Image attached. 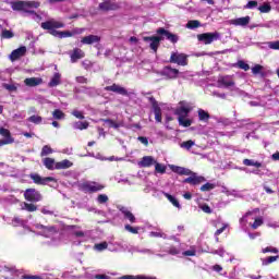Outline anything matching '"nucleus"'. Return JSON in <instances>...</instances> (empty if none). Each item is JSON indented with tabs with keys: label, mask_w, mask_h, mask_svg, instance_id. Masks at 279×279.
I'll return each mask as SVG.
<instances>
[{
	"label": "nucleus",
	"mask_w": 279,
	"mask_h": 279,
	"mask_svg": "<svg viewBox=\"0 0 279 279\" xmlns=\"http://www.w3.org/2000/svg\"><path fill=\"white\" fill-rule=\"evenodd\" d=\"M94 278L95 279H110V276H108V275H95Z\"/></svg>",
	"instance_id": "774afa93"
},
{
	"label": "nucleus",
	"mask_w": 279,
	"mask_h": 279,
	"mask_svg": "<svg viewBox=\"0 0 279 279\" xmlns=\"http://www.w3.org/2000/svg\"><path fill=\"white\" fill-rule=\"evenodd\" d=\"M105 123H109V128H114V130H118L119 123L114 122V120L107 119L105 120Z\"/></svg>",
	"instance_id": "6e6d98bb"
},
{
	"label": "nucleus",
	"mask_w": 279,
	"mask_h": 279,
	"mask_svg": "<svg viewBox=\"0 0 279 279\" xmlns=\"http://www.w3.org/2000/svg\"><path fill=\"white\" fill-rule=\"evenodd\" d=\"M28 121L31 123H35V125H40V123H43V117H40V116H31L28 118Z\"/></svg>",
	"instance_id": "4c0bfd02"
},
{
	"label": "nucleus",
	"mask_w": 279,
	"mask_h": 279,
	"mask_svg": "<svg viewBox=\"0 0 279 279\" xmlns=\"http://www.w3.org/2000/svg\"><path fill=\"white\" fill-rule=\"evenodd\" d=\"M25 53H27V48L25 46H22L15 50H13L10 54V60L11 62H16V60H19L20 58H23V56H25Z\"/></svg>",
	"instance_id": "ddd939ff"
},
{
	"label": "nucleus",
	"mask_w": 279,
	"mask_h": 279,
	"mask_svg": "<svg viewBox=\"0 0 279 279\" xmlns=\"http://www.w3.org/2000/svg\"><path fill=\"white\" fill-rule=\"evenodd\" d=\"M179 125H182L183 128H191V125H193V121H191V119L182 118L179 120Z\"/></svg>",
	"instance_id": "a19ab883"
},
{
	"label": "nucleus",
	"mask_w": 279,
	"mask_h": 279,
	"mask_svg": "<svg viewBox=\"0 0 279 279\" xmlns=\"http://www.w3.org/2000/svg\"><path fill=\"white\" fill-rule=\"evenodd\" d=\"M157 34H160L161 36H166V38L168 40H170V43H177L178 41L177 35H173V34L169 33L165 28L157 29Z\"/></svg>",
	"instance_id": "412c9836"
},
{
	"label": "nucleus",
	"mask_w": 279,
	"mask_h": 279,
	"mask_svg": "<svg viewBox=\"0 0 279 279\" xmlns=\"http://www.w3.org/2000/svg\"><path fill=\"white\" fill-rule=\"evenodd\" d=\"M120 213H122V215H124V219H128L130 221V223H136V216H134V214H132V211L126 209V207H120Z\"/></svg>",
	"instance_id": "6ab92c4d"
},
{
	"label": "nucleus",
	"mask_w": 279,
	"mask_h": 279,
	"mask_svg": "<svg viewBox=\"0 0 279 279\" xmlns=\"http://www.w3.org/2000/svg\"><path fill=\"white\" fill-rule=\"evenodd\" d=\"M62 27H64V23L58 22L56 20H49L47 22L41 23V28L48 29L49 34H51V36H54L56 38L61 37V32L56 29H60Z\"/></svg>",
	"instance_id": "f03ea898"
},
{
	"label": "nucleus",
	"mask_w": 279,
	"mask_h": 279,
	"mask_svg": "<svg viewBox=\"0 0 279 279\" xmlns=\"http://www.w3.org/2000/svg\"><path fill=\"white\" fill-rule=\"evenodd\" d=\"M202 24L197 20H191L186 24L187 29H197V27H201Z\"/></svg>",
	"instance_id": "f704fd0d"
},
{
	"label": "nucleus",
	"mask_w": 279,
	"mask_h": 279,
	"mask_svg": "<svg viewBox=\"0 0 279 279\" xmlns=\"http://www.w3.org/2000/svg\"><path fill=\"white\" fill-rule=\"evenodd\" d=\"M236 65L243 71H250V64L245 63V61H238Z\"/></svg>",
	"instance_id": "09e8293b"
},
{
	"label": "nucleus",
	"mask_w": 279,
	"mask_h": 279,
	"mask_svg": "<svg viewBox=\"0 0 279 279\" xmlns=\"http://www.w3.org/2000/svg\"><path fill=\"white\" fill-rule=\"evenodd\" d=\"M268 47L275 51H279V40L276 41H268Z\"/></svg>",
	"instance_id": "49530a36"
},
{
	"label": "nucleus",
	"mask_w": 279,
	"mask_h": 279,
	"mask_svg": "<svg viewBox=\"0 0 279 279\" xmlns=\"http://www.w3.org/2000/svg\"><path fill=\"white\" fill-rule=\"evenodd\" d=\"M219 38H221V34H219V32L203 33L197 35V40H199V43H203V45H211V43H215V40H219Z\"/></svg>",
	"instance_id": "20e7f679"
},
{
	"label": "nucleus",
	"mask_w": 279,
	"mask_h": 279,
	"mask_svg": "<svg viewBox=\"0 0 279 279\" xmlns=\"http://www.w3.org/2000/svg\"><path fill=\"white\" fill-rule=\"evenodd\" d=\"M89 125H90V123L88 121H84V122L77 121V122L73 123L74 130H81V131L88 130Z\"/></svg>",
	"instance_id": "c756f323"
},
{
	"label": "nucleus",
	"mask_w": 279,
	"mask_h": 279,
	"mask_svg": "<svg viewBox=\"0 0 279 279\" xmlns=\"http://www.w3.org/2000/svg\"><path fill=\"white\" fill-rule=\"evenodd\" d=\"M228 228V225H225L223 227H221L220 229L216 230L215 232V236H219V234H223V232H226V229Z\"/></svg>",
	"instance_id": "680f3d73"
},
{
	"label": "nucleus",
	"mask_w": 279,
	"mask_h": 279,
	"mask_svg": "<svg viewBox=\"0 0 279 279\" xmlns=\"http://www.w3.org/2000/svg\"><path fill=\"white\" fill-rule=\"evenodd\" d=\"M43 162L46 169H48L49 171H53V169H56V159L51 157H46L44 158Z\"/></svg>",
	"instance_id": "a878e982"
},
{
	"label": "nucleus",
	"mask_w": 279,
	"mask_h": 279,
	"mask_svg": "<svg viewBox=\"0 0 279 279\" xmlns=\"http://www.w3.org/2000/svg\"><path fill=\"white\" fill-rule=\"evenodd\" d=\"M101 40L100 36L97 35H89L82 38V45H95V43H99Z\"/></svg>",
	"instance_id": "f3484780"
},
{
	"label": "nucleus",
	"mask_w": 279,
	"mask_h": 279,
	"mask_svg": "<svg viewBox=\"0 0 279 279\" xmlns=\"http://www.w3.org/2000/svg\"><path fill=\"white\" fill-rule=\"evenodd\" d=\"M119 8H121V4L112 2L110 0H106L105 2L99 4V10H102L104 12H108L110 10H119Z\"/></svg>",
	"instance_id": "2eb2a0df"
},
{
	"label": "nucleus",
	"mask_w": 279,
	"mask_h": 279,
	"mask_svg": "<svg viewBox=\"0 0 279 279\" xmlns=\"http://www.w3.org/2000/svg\"><path fill=\"white\" fill-rule=\"evenodd\" d=\"M1 36L3 38H14V33H12V31L3 29Z\"/></svg>",
	"instance_id": "603ef678"
},
{
	"label": "nucleus",
	"mask_w": 279,
	"mask_h": 279,
	"mask_svg": "<svg viewBox=\"0 0 279 279\" xmlns=\"http://www.w3.org/2000/svg\"><path fill=\"white\" fill-rule=\"evenodd\" d=\"M263 72V65L256 64L252 68L253 75H258V73Z\"/></svg>",
	"instance_id": "3c124183"
},
{
	"label": "nucleus",
	"mask_w": 279,
	"mask_h": 279,
	"mask_svg": "<svg viewBox=\"0 0 279 279\" xmlns=\"http://www.w3.org/2000/svg\"><path fill=\"white\" fill-rule=\"evenodd\" d=\"M71 36H73V33H71L69 31H63V32H61L60 38H71Z\"/></svg>",
	"instance_id": "e2e57ef3"
},
{
	"label": "nucleus",
	"mask_w": 279,
	"mask_h": 279,
	"mask_svg": "<svg viewBox=\"0 0 279 279\" xmlns=\"http://www.w3.org/2000/svg\"><path fill=\"white\" fill-rule=\"evenodd\" d=\"M0 136H3V140H0V147H3V145H12L14 143V137H12V133L10 130L1 126L0 128Z\"/></svg>",
	"instance_id": "0eeeda50"
},
{
	"label": "nucleus",
	"mask_w": 279,
	"mask_h": 279,
	"mask_svg": "<svg viewBox=\"0 0 279 279\" xmlns=\"http://www.w3.org/2000/svg\"><path fill=\"white\" fill-rule=\"evenodd\" d=\"M105 90L116 93V95H122L123 97L130 96V92H128L125 87H123L119 84H112L111 86H107V87H105Z\"/></svg>",
	"instance_id": "9d476101"
},
{
	"label": "nucleus",
	"mask_w": 279,
	"mask_h": 279,
	"mask_svg": "<svg viewBox=\"0 0 279 279\" xmlns=\"http://www.w3.org/2000/svg\"><path fill=\"white\" fill-rule=\"evenodd\" d=\"M258 10L262 12V14H269V12H271V4L264 3L263 5L258 7Z\"/></svg>",
	"instance_id": "e433bc0d"
},
{
	"label": "nucleus",
	"mask_w": 279,
	"mask_h": 279,
	"mask_svg": "<svg viewBox=\"0 0 279 279\" xmlns=\"http://www.w3.org/2000/svg\"><path fill=\"white\" fill-rule=\"evenodd\" d=\"M170 62H172V64H179V66H186V64H189V56L180 52H172Z\"/></svg>",
	"instance_id": "39448f33"
},
{
	"label": "nucleus",
	"mask_w": 279,
	"mask_h": 279,
	"mask_svg": "<svg viewBox=\"0 0 279 279\" xmlns=\"http://www.w3.org/2000/svg\"><path fill=\"white\" fill-rule=\"evenodd\" d=\"M29 178H31V180H33L34 184H38V185H41V186H45V184H47L48 182H54L56 181V179H53L52 177L43 178L38 173H31Z\"/></svg>",
	"instance_id": "1a4fd4ad"
},
{
	"label": "nucleus",
	"mask_w": 279,
	"mask_h": 279,
	"mask_svg": "<svg viewBox=\"0 0 279 279\" xmlns=\"http://www.w3.org/2000/svg\"><path fill=\"white\" fill-rule=\"evenodd\" d=\"M105 189L106 186L104 184L95 181L83 182L80 185V190L83 191V193H99V191H104Z\"/></svg>",
	"instance_id": "7ed1b4c3"
},
{
	"label": "nucleus",
	"mask_w": 279,
	"mask_h": 279,
	"mask_svg": "<svg viewBox=\"0 0 279 279\" xmlns=\"http://www.w3.org/2000/svg\"><path fill=\"white\" fill-rule=\"evenodd\" d=\"M189 112L190 110L185 107H180L175 109L174 114L179 116L178 121H180L181 119H186L189 117Z\"/></svg>",
	"instance_id": "393cba45"
},
{
	"label": "nucleus",
	"mask_w": 279,
	"mask_h": 279,
	"mask_svg": "<svg viewBox=\"0 0 279 279\" xmlns=\"http://www.w3.org/2000/svg\"><path fill=\"white\" fill-rule=\"evenodd\" d=\"M264 221L262 217H258L254 220L253 225L251 226V228L253 230H258V228H260V226H263Z\"/></svg>",
	"instance_id": "ea45409f"
},
{
	"label": "nucleus",
	"mask_w": 279,
	"mask_h": 279,
	"mask_svg": "<svg viewBox=\"0 0 279 279\" xmlns=\"http://www.w3.org/2000/svg\"><path fill=\"white\" fill-rule=\"evenodd\" d=\"M163 75H166L170 80H175V77H178V75H180V71H178L177 69L167 66L163 69Z\"/></svg>",
	"instance_id": "4be33fe9"
},
{
	"label": "nucleus",
	"mask_w": 279,
	"mask_h": 279,
	"mask_svg": "<svg viewBox=\"0 0 279 279\" xmlns=\"http://www.w3.org/2000/svg\"><path fill=\"white\" fill-rule=\"evenodd\" d=\"M193 145H195V142L190 140V141L183 142L181 147H185V149H191V147H193Z\"/></svg>",
	"instance_id": "4d7b16f0"
},
{
	"label": "nucleus",
	"mask_w": 279,
	"mask_h": 279,
	"mask_svg": "<svg viewBox=\"0 0 279 279\" xmlns=\"http://www.w3.org/2000/svg\"><path fill=\"white\" fill-rule=\"evenodd\" d=\"M22 210H27V213H36V210H38V206L32 203H24Z\"/></svg>",
	"instance_id": "72a5a7b5"
},
{
	"label": "nucleus",
	"mask_w": 279,
	"mask_h": 279,
	"mask_svg": "<svg viewBox=\"0 0 279 279\" xmlns=\"http://www.w3.org/2000/svg\"><path fill=\"white\" fill-rule=\"evenodd\" d=\"M24 198L26 202H32L34 204L36 202H40V199H43V195L36 189H27L24 192Z\"/></svg>",
	"instance_id": "423d86ee"
},
{
	"label": "nucleus",
	"mask_w": 279,
	"mask_h": 279,
	"mask_svg": "<svg viewBox=\"0 0 279 279\" xmlns=\"http://www.w3.org/2000/svg\"><path fill=\"white\" fill-rule=\"evenodd\" d=\"M245 8L247 10H254V8H258V1L256 0H251L247 2V4L245 5Z\"/></svg>",
	"instance_id": "de8ad7c7"
},
{
	"label": "nucleus",
	"mask_w": 279,
	"mask_h": 279,
	"mask_svg": "<svg viewBox=\"0 0 279 279\" xmlns=\"http://www.w3.org/2000/svg\"><path fill=\"white\" fill-rule=\"evenodd\" d=\"M195 254H197V251L195 250H189L183 252V256H195Z\"/></svg>",
	"instance_id": "69168bd1"
},
{
	"label": "nucleus",
	"mask_w": 279,
	"mask_h": 279,
	"mask_svg": "<svg viewBox=\"0 0 279 279\" xmlns=\"http://www.w3.org/2000/svg\"><path fill=\"white\" fill-rule=\"evenodd\" d=\"M215 189H217V184H215V183H209V182H207V183H205V184H203V185L201 186L202 193H206V192L213 191V190H215Z\"/></svg>",
	"instance_id": "473e14b6"
},
{
	"label": "nucleus",
	"mask_w": 279,
	"mask_h": 279,
	"mask_svg": "<svg viewBox=\"0 0 279 279\" xmlns=\"http://www.w3.org/2000/svg\"><path fill=\"white\" fill-rule=\"evenodd\" d=\"M279 256H269L266 257L265 259H263L262 264L267 266V265H271V263H276V260H278Z\"/></svg>",
	"instance_id": "58836bf2"
},
{
	"label": "nucleus",
	"mask_w": 279,
	"mask_h": 279,
	"mask_svg": "<svg viewBox=\"0 0 279 279\" xmlns=\"http://www.w3.org/2000/svg\"><path fill=\"white\" fill-rule=\"evenodd\" d=\"M267 252H270L271 254H278V248L267 246L266 248L263 250V253L267 254Z\"/></svg>",
	"instance_id": "052dcab7"
},
{
	"label": "nucleus",
	"mask_w": 279,
	"mask_h": 279,
	"mask_svg": "<svg viewBox=\"0 0 279 279\" xmlns=\"http://www.w3.org/2000/svg\"><path fill=\"white\" fill-rule=\"evenodd\" d=\"M98 204H106L108 202V195L106 194H100L97 197Z\"/></svg>",
	"instance_id": "864d4df0"
},
{
	"label": "nucleus",
	"mask_w": 279,
	"mask_h": 279,
	"mask_svg": "<svg viewBox=\"0 0 279 279\" xmlns=\"http://www.w3.org/2000/svg\"><path fill=\"white\" fill-rule=\"evenodd\" d=\"M201 210H203V213H206V215L213 214V209L210 208V206H208V204L202 205Z\"/></svg>",
	"instance_id": "5fc2aeb1"
},
{
	"label": "nucleus",
	"mask_w": 279,
	"mask_h": 279,
	"mask_svg": "<svg viewBox=\"0 0 279 279\" xmlns=\"http://www.w3.org/2000/svg\"><path fill=\"white\" fill-rule=\"evenodd\" d=\"M85 53L82 49L75 48L73 52L70 54L71 62H76L77 60H82L84 58Z\"/></svg>",
	"instance_id": "5701e85b"
},
{
	"label": "nucleus",
	"mask_w": 279,
	"mask_h": 279,
	"mask_svg": "<svg viewBox=\"0 0 279 279\" xmlns=\"http://www.w3.org/2000/svg\"><path fill=\"white\" fill-rule=\"evenodd\" d=\"M61 77H62V76L60 75V73H54L53 76L51 77V80H50L48 86H49L50 88H54V86H59V84H60V82H61Z\"/></svg>",
	"instance_id": "bb28decb"
},
{
	"label": "nucleus",
	"mask_w": 279,
	"mask_h": 279,
	"mask_svg": "<svg viewBox=\"0 0 279 279\" xmlns=\"http://www.w3.org/2000/svg\"><path fill=\"white\" fill-rule=\"evenodd\" d=\"M168 254H171V256H178V254H180V250H178L175 246H171L168 251Z\"/></svg>",
	"instance_id": "13d9d810"
},
{
	"label": "nucleus",
	"mask_w": 279,
	"mask_h": 279,
	"mask_svg": "<svg viewBox=\"0 0 279 279\" xmlns=\"http://www.w3.org/2000/svg\"><path fill=\"white\" fill-rule=\"evenodd\" d=\"M52 117L53 119H57L58 121L64 119V112H62V110L60 109H56L53 112H52Z\"/></svg>",
	"instance_id": "79ce46f5"
},
{
	"label": "nucleus",
	"mask_w": 279,
	"mask_h": 279,
	"mask_svg": "<svg viewBox=\"0 0 279 279\" xmlns=\"http://www.w3.org/2000/svg\"><path fill=\"white\" fill-rule=\"evenodd\" d=\"M71 167H73V162L69 159H63L54 163V169H57V171H60L62 169H71Z\"/></svg>",
	"instance_id": "a211bd4d"
},
{
	"label": "nucleus",
	"mask_w": 279,
	"mask_h": 279,
	"mask_svg": "<svg viewBox=\"0 0 279 279\" xmlns=\"http://www.w3.org/2000/svg\"><path fill=\"white\" fill-rule=\"evenodd\" d=\"M124 230L131 232V234H138V227H132L130 225L124 226Z\"/></svg>",
	"instance_id": "a18cd8bd"
},
{
	"label": "nucleus",
	"mask_w": 279,
	"mask_h": 279,
	"mask_svg": "<svg viewBox=\"0 0 279 279\" xmlns=\"http://www.w3.org/2000/svg\"><path fill=\"white\" fill-rule=\"evenodd\" d=\"M95 250H98V252H104V250H108V242L95 244Z\"/></svg>",
	"instance_id": "c03bdc74"
},
{
	"label": "nucleus",
	"mask_w": 279,
	"mask_h": 279,
	"mask_svg": "<svg viewBox=\"0 0 279 279\" xmlns=\"http://www.w3.org/2000/svg\"><path fill=\"white\" fill-rule=\"evenodd\" d=\"M243 165L245 167H256V169H260V167H263V163H260V161H254L252 159H244Z\"/></svg>",
	"instance_id": "2f4dec72"
},
{
	"label": "nucleus",
	"mask_w": 279,
	"mask_h": 279,
	"mask_svg": "<svg viewBox=\"0 0 279 279\" xmlns=\"http://www.w3.org/2000/svg\"><path fill=\"white\" fill-rule=\"evenodd\" d=\"M143 40L145 43H149L150 49L155 51V53L158 51V47H160V40H162V37L153 36V37H143Z\"/></svg>",
	"instance_id": "9b49d317"
},
{
	"label": "nucleus",
	"mask_w": 279,
	"mask_h": 279,
	"mask_svg": "<svg viewBox=\"0 0 279 279\" xmlns=\"http://www.w3.org/2000/svg\"><path fill=\"white\" fill-rule=\"evenodd\" d=\"M10 5L15 12H26L32 14V10L40 8V2L17 0L10 2Z\"/></svg>",
	"instance_id": "f257e3e1"
},
{
	"label": "nucleus",
	"mask_w": 279,
	"mask_h": 279,
	"mask_svg": "<svg viewBox=\"0 0 279 279\" xmlns=\"http://www.w3.org/2000/svg\"><path fill=\"white\" fill-rule=\"evenodd\" d=\"M155 171L157 173H167V167L162 166L161 163L156 162L155 163Z\"/></svg>",
	"instance_id": "37998d69"
},
{
	"label": "nucleus",
	"mask_w": 279,
	"mask_h": 279,
	"mask_svg": "<svg viewBox=\"0 0 279 279\" xmlns=\"http://www.w3.org/2000/svg\"><path fill=\"white\" fill-rule=\"evenodd\" d=\"M72 114H73V117H75V119H80L81 121L85 119L84 112H82L80 110H73Z\"/></svg>",
	"instance_id": "8fccbe9b"
},
{
	"label": "nucleus",
	"mask_w": 279,
	"mask_h": 279,
	"mask_svg": "<svg viewBox=\"0 0 279 279\" xmlns=\"http://www.w3.org/2000/svg\"><path fill=\"white\" fill-rule=\"evenodd\" d=\"M50 154H53V148H51V146L49 145H45L41 148V153H40L41 158L45 156H49Z\"/></svg>",
	"instance_id": "c9c22d12"
},
{
	"label": "nucleus",
	"mask_w": 279,
	"mask_h": 279,
	"mask_svg": "<svg viewBox=\"0 0 279 279\" xmlns=\"http://www.w3.org/2000/svg\"><path fill=\"white\" fill-rule=\"evenodd\" d=\"M198 119L204 123H208V121H210V113L204 109H198Z\"/></svg>",
	"instance_id": "cd10ccee"
},
{
	"label": "nucleus",
	"mask_w": 279,
	"mask_h": 279,
	"mask_svg": "<svg viewBox=\"0 0 279 279\" xmlns=\"http://www.w3.org/2000/svg\"><path fill=\"white\" fill-rule=\"evenodd\" d=\"M219 88H232L234 87V80L232 76H220L218 78Z\"/></svg>",
	"instance_id": "f8f14e48"
},
{
	"label": "nucleus",
	"mask_w": 279,
	"mask_h": 279,
	"mask_svg": "<svg viewBox=\"0 0 279 279\" xmlns=\"http://www.w3.org/2000/svg\"><path fill=\"white\" fill-rule=\"evenodd\" d=\"M137 141H140V143H142V145H145V147H147V145H149V140L145 136H138Z\"/></svg>",
	"instance_id": "bf43d9fd"
},
{
	"label": "nucleus",
	"mask_w": 279,
	"mask_h": 279,
	"mask_svg": "<svg viewBox=\"0 0 279 279\" xmlns=\"http://www.w3.org/2000/svg\"><path fill=\"white\" fill-rule=\"evenodd\" d=\"M251 17L248 15L244 17H236L233 20H230V25H235V27H246V25H250Z\"/></svg>",
	"instance_id": "4468645a"
},
{
	"label": "nucleus",
	"mask_w": 279,
	"mask_h": 279,
	"mask_svg": "<svg viewBox=\"0 0 279 279\" xmlns=\"http://www.w3.org/2000/svg\"><path fill=\"white\" fill-rule=\"evenodd\" d=\"M24 84L26 86H40V84H43V78L40 77H29V78H25Z\"/></svg>",
	"instance_id": "b1692460"
},
{
	"label": "nucleus",
	"mask_w": 279,
	"mask_h": 279,
	"mask_svg": "<svg viewBox=\"0 0 279 279\" xmlns=\"http://www.w3.org/2000/svg\"><path fill=\"white\" fill-rule=\"evenodd\" d=\"M190 175L191 177L183 180V184H192V186H197L203 182H206V178L198 177L195 172H192Z\"/></svg>",
	"instance_id": "6e6552de"
},
{
	"label": "nucleus",
	"mask_w": 279,
	"mask_h": 279,
	"mask_svg": "<svg viewBox=\"0 0 279 279\" xmlns=\"http://www.w3.org/2000/svg\"><path fill=\"white\" fill-rule=\"evenodd\" d=\"M153 111L155 114V121H157V123H162V109H160V106H154Z\"/></svg>",
	"instance_id": "c85d7f7f"
},
{
	"label": "nucleus",
	"mask_w": 279,
	"mask_h": 279,
	"mask_svg": "<svg viewBox=\"0 0 279 279\" xmlns=\"http://www.w3.org/2000/svg\"><path fill=\"white\" fill-rule=\"evenodd\" d=\"M4 88L7 90H10L11 93H13L14 90H16V86L14 84H4Z\"/></svg>",
	"instance_id": "0e129e2a"
},
{
	"label": "nucleus",
	"mask_w": 279,
	"mask_h": 279,
	"mask_svg": "<svg viewBox=\"0 0 279 279\" xmlns=\"http://www.w3.org/2000/svg\"><path fill=\"white\" fill-rule=\"evenodd\" d=\"M171 171H173V173H178L179 175H191V173H193V171L190 169L180 166H171Z\"/></svg>",
	"instance_id": "aec40b11"
},
{
	"label": "nucleus",
	"mask_w": 279,
	"mask_h": 279,
	"mask_svg": "<svg viewBox=\"0 0 279 279\" xmlns=\"http://www.w3.org/2000/svg\"><path fill=\"white\" fill-rule=\"evenodd\" d=\"M138 167L143 168H149L153 167V165H156V159L151 156H144L138 162Z\"/></svg>",
	"instance_id": "dca6fc26"
},
{
	"label": "nucleus",
	"mask_w": 279,
	"mask_h": 279,
	"mask_svg": "<svg viewBox=\"0 0 279 279\" xmlns=\"http://www.w3.org/2000/svg\"><path fill=\"white\" fill-rule=\"evenodd\" d=\"M163 195L166 198H168V201L172 204V206H174L175 208H182V205H180V202L173 195L169 193H163Z\"/></svg>",
	"instance_id": "7c9ffc66"
},
{
	"label": "nucleus",
	"mask_w": 279,
	"mask_h": 279,
	"mask_svg": "<svg viewBox=\"0 0 279 279\" xmlns=\"http://www.w3.org/2000/svg\"><path fill=\"white\" fill-rule=\"evenodd\" d=\"M21 278L22 279H40V277L34 276V275H23Z\"/></svg>",
	"instance_id": "338daca9"
}]
</instances>
